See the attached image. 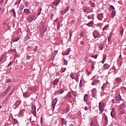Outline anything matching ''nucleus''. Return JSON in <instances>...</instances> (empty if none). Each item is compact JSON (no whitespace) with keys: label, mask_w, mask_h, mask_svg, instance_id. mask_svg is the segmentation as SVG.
Listing matches in <instances>:
<instances>
[{"label":"nucleus","mask_w":126,"mask_h":126,"mask_svg":"<svg viewBox=\"0 0 126 126\" xmlns=\"http://www.w3.org/2000/svg\"><path fill=\"white\" fill-rule=\"evenodd\" d=\"M126 108V104L125 103H122L120 105V108L119 109V112L122 115L125 114V109Z\"/></svg>","instance_id":"1"},{"label":"nucleus","mask_w":126,"mask_h":126,"mask_svg":"<svg viewBox=\"0 0 126 126\" xmlns=\"http://www.w3.org/2000/svg\"><path fill=\"white\" fill-rule=\"evenodd\" d=\"M105 106V104L104 103H102L101 102L99 103V111L100 112H104V106Z\"/></svg>","instance_id":"2"},{"label":"nucleus","mask_w":126,"mask_h":126,"mask_svg":"<svg viewBox=\"0 0 126 126\" xmlns=\"http://www.w3.org/2000/svg\"><path fill=\"white\" fill-rule=\"evenodd\" d=\"M92 96L93 98H96L97 97V89L96 88H94L92 90Z\"/></svg>","instance_id":"3"},{"label":"nucleus","mask_w":126,"mask_h":126,"mask_svg":"<svg viewBox=\"0 0 126 126\" xmlns=\"http://www.w3.org/2000/svg\"><path fill=\"white\" fill-rule=\"evenodd\" d=\"M71 97H72L71 93H69L64 97L63 99H65V100H68V99H70Z\"/></svg>","instance_id":"4"},{"label":"nucleus","mask_w":126,"mask_h":126,"mask_svg":"<svg viewBox=\"0 0 126 126\" xmlns=\"http://www.w3.org/2000/svg\"><path fill=\"white\" fill-rule=\"evenodd\" d=\"M35 18V16L34 15H31L29 16L28 17V21L29 22H32V21H33V20H34V18Z\"/></svg>","instance_id":"5"},{"label":"nucleus","mask_w":126,"mask_h":126,"mask_svg":"<svg viewBox=\"0 0 126 126\" xmlns=\"http://www.w3.org/2000/svg\"><path fill=\"white\" fill-rule=\"evenodd\" d=\"M68 10H69V7L67 6L64 10L61 12V14H65Z\"/></svg>","instance_id":"6"},{"label":"nucleus","mask_w":126,"mask_h":126,"mask_svg":"<svg viewBox=\"0 0 126 126\" xmlns=\"http://www.w3.org/2000/svg\"><path fill=\"white\" fill-rule=\"evenodd\" d=\"M60 2H61V0H56L52 2V4H54V5H56L57 6L59 5Z\"/></svg>","instance_id":"7"},{"label":"nucleus","mask_w":126,"mask_h":126,"mask_svg":"<svg viewBox=\"0 0 126 126\" xmlns=\"http://www.w3.org/2000/svg\"><path fill=\"white\" fill-rule=\"evenodd\" d=\"M99 32H96V31H94V32H93V35H94V38H97L99 36Z\"/></svg>","instance_id":"8"},{"label":"nucleus","mask_w":126,"mask_h":126,"mask_svg":"<svg viewBox=\"0 0 126 126\" xmlns=\"http://www.w3.org/2000/svg\"><path fill=\"white\" fill-rule=\"evenodd\" d=\"M57 102H58V99L55 98L52 101V105L53 106V109H55V106L57 104Z\"/></svg>","instance_id":"9"},{"label":"nucleus","mask_w":126,"mask_h":126,"mask_svg":"<svg viewBox=\"0 0 126 126\" xmlns=\"http://www.w3.org/2000/svg\"><path fill=\"white\" fill-rule=\"evenodd\" d=\"M99 82H100V81L95 79L92 83V85H97Z\"/></svg>","instance_id":"10"},{"label":"nucleus","mask_w":126,"mask_h":126,"mask_svg":"<svg viewBox=\"0 0 126 126\" xmlns=\"http://www.w3.org/2000/svg\"><path fill=\"white\" fill-rule=\"evenodd\" d=\"M90 125L92 126H97V121H93L91 122Z\"/></svg>","instance_id":"11"},{"label":"nucleus","mask_w":126,"mask_h":126,"mask_svg":"<svg viewBox=\"0 0 126 126\" xmlns=\"http://www.w3.org/2000/svg\"><path fill=\"white\" fill-rule=\"evenodd\" d=\"M97 17L98 20H102L103 19V14H98Z\"/></svg>","instance_id":"12"},{"label":"nucleus","mask_w":126,"mask_h":126,"mask_svg":"<svg viewBox=\"0 0 126 126\" xmlns=\"http://www.w3.org/2000/svg\"><path fill=\"white\" fill-rule=\"evenodd\" d=\"M111 116L112 118H114L115 116V108H112V111L111 112Z\"/></svg>","instance_id":"13"},{"label":"nucleus","mask_w":126,"mask_h":126,"mask_svg":"<svg viewBox=\"0 0 126 126\" xmlns=\"http://www.w3.org/2000/svg\"><path fill=\"white\" fill-rule=\"evenodd\" d=\"M46 30H47V29H46V28L44 27V30L41 31L40 34H41V37H44V33H45L46 32Z\"/></svg>","instance_id":"14"},{"label":"nucleus","mask_w":126,"mask_h":126,"mask_svg":"<svg viewBox=\"0 0 126 126\" xmlns=\"http://www.w3.org/2000/svg\"><path fill=\"white\" fill-rule=\"evenodd\" d=\"M88 19H94V14H91L88 16Z\"/></svg>","instance_id":"15"},{"label":"nucleus","mask_w":126,"mask_h":126,"mask_svg":"<svg viewBox=\"0 0 126 126\" xmlns=\"http://www.w3.org/2000/svg\"><path fill=\"white\" fill-rule=\"evenodd\" d=\"M70 50L69 49L67 50L65 52H64L62 54L63 56H67L69 54Z\"/></svg>","instance_id":"16"},{"label":"nucleus","mask_w":126,"mask_h":126,"mask_svg":"<svg viewBox=\"0 0 126 126\" xmlns=\"http://www.w3.org/2000/svg\"><path fill=\"white\" fill-rule=\"evenodd\" d=\"M115 80L117 83H120V82L122 81V78H121V77H117L116 78Z\"/></svg>","instance_id":"17"},{"label":"nucleus","mask_w":126,"mask_h":126,"mask_svg":"<svg viewBox=\"0 0 126 126\" xmlns=\"http://www.w3.org/2000/svg\"><path fill=\"white\" fill-rule=\"evenodd\" d=\"M57 54H58V51H54V54L51 56L52 59H53L54 60V59H55V57H56V55H57Z\"/></svg>","instance_id":"18"},{"label":"nucleus","mask_w":126,"mask_h":126,"mask_svg":"<svg viewBox=\"0 0 126 126\" xmlns=\"http://www.w3.org/2000/svg\"><path fill=\"white\" fill-rule=\"evenodd\" d=\"M104 120H105V126H107L108 124V117H107V115L105 116Z\"/></svg>","instance_id":"19"},{"label":"nucleus","mask_w":126,"mask_h":126,"mask_svg":"<svg viewBox=\"0 0 126 126\" xmlns=\"http://www.w3.org/2000/svg\"><path fill=\"white\" fill-rule=\"evenodd\" d=\"M88 100V94H86L84 96V101H87Z\"/></svg>","instance_id":"20"},{"label":"nucleus","mask_w":126,"mask_h":126,"mask_svg":"<svg viewBox=\"0 0 126 126\" xmlns=\"http://www.w3.org/2000/svg\"><path fill=\"white\" fill-rule=\"evenodd\" d=\"M93 24H94L93 21H90L89 23H88V24H87V25L88 26H89V27H91V26H92V25H93Z\"/></svg>","instance_id":"21"},{"label":"nucleus","mask_w":126,"mask_h":126,"mask_svg":"<svg viewBox=\"0 0 126 126\" xmlns=\"http://www.w3.org/2000/svg\"><path fill=\"white\" fill-rule=\"evenodd\" d=\"M83 10L84 12H88L89 11V8L88 7H85Z\"/></svg>","instance_id":"22"},{"label":"nucleus","mask_w":126,"mask_h":126,"mask_svg":"<svg viewBox=\"0 0 126 126\" xmlns=\"http://www.w3.org/2000/svg\"><path fill=\"white\" fill-rule=\"evenodd\" d=\"M115 15H116V11L114 10H112V12L111 13V17L112 18H114V17H115Z\"/></svg>","instance_id":"23"},{"label":"nucleus","mask_w":126,"mask_h":126,"mask_svg":"<svg viewBox=\"0 0 126 126\" xmlns=\"http://www.w3.org/2000/svg\"><path fill=\"white\" fill-rule=\"evenodd\" d=\"M122 99V96H121V95L119 94V96H117L116 97V101H120Z\"/></svg>","instance_id":"24"},{"label":"nucleus","mask_w":126,"mask_h":126,"mask_svg":"<svg viewBox=\"0 0 126 126\" xmlns=\"http://www.w3.org/2000/svg\"><path fill=\"white\" fill-rule=\"evenodd\" d=\"M24 12L27 14H29V13H30V10H29V9L26 8L24 9Z\"/></svg>","instance_id":"25"},{"label":"nucleus","mask_w":126,"mask_h":126,"mask_svg":"<svg viewBox=\"0 0 126 126\" xmlns=\"http://www.w3.org/2000/svg\"><path fill=\"white\" fill-rule=\"evenodd\" d=\"M63 92H64V90H60L57 91V93H58V94H63Z\"/></svg>","instance_id":"26"},{"label":"nucleus","mask_w":126,"mask_h":126,"mask_svg":"<svg viewBox=\"0 0 126 126\" xmlns=\"http://www.w3.org/2000/svg\"><path fill=\"white\" fill-rule=\"evenodd\" d=\"M106 56L105 55V54H104L103 55V60L102 61V63H105V61H106Z\"/></svg>","instance_id":"27"},{"label":"nucleus","mask_w":126,"mask_h":126,"mask_svg":"<svg viewBox=\"0 0 126 126\" xmlns=\"http://www.w3.org/2000/svg\"><path fill=\"white\" fill-rule=\"evenodd\" d=\"M58 83H59V79H56L53 82V85H56V84H58Z\"/></svg>","instance_id":"28"},{"label":"nucleus","mask_w":126,"mask_h":126,"mask_svg":"<svg viewBox=\"0 0 126 126\" xmlns=\"http://www.w3.org/2000/svg\"><path fill=\"white\" fill-rule=\"evenodd\" d=\"M28 91H29V90H30V91H32V92H33V93L35 92V91H36V89H33V88L28 89Z\"/></svg>","instance_id":"29"},{"label":"nucleus","mask_w":126,"mask_h":126,"mask_svg":"<svg viewBox=\"0 0 126 126\" xmlns=\"http://www.w3.org/2000/svg\"><path fill=\"white\" fill-rule=\"evenodd\" d=\"M11 11L14 14V17H15L16 16V13H15V10H14V9H12Z\"/></svg>","instance_id":"30"},{"label":"nucleus","mask_w":126,"mask_h":126,"mask_svg":"<svg viewBox=\"0 0 126 126\" xmlns=\"http://www.w3.org/2000/svg\"><path fill=\"white\" fill-rule=\"evenodd\" d=\"M11 89V86H8L7 88V89L5 90V92L8 93V91Z\"/></svg>","instance_id":"31"},{"label":"nucleus","mask_w":126,"mask_h":126,"mask_svg":"<svg viewBox=\"0 0 126 126\" xmlns=\"http://www.w3.org/2000/svg\"><path fill=\"white\" fill-rule=\"evenodd\" d=\"M103 66H104V67H105V68L106 69H108V68H109V66L107 63L104 64Z\"/></svg>","instance_id":"32"},{"label":"nucleus","mask_w":126,"mask_h":126,"mask_svg":"<svg viewBox=\"0 0 126 126\" xmlns=\"http://www.w3.org/2000/svg\"><path fill=\"white\" fill-rule=\"evenodd\" d=\"M32 110L36 111V106H35V105H34V104H32Z\"/></svg>","instance_id":"33"},{"label":"nucleus","mask_w":126,"mask_h":126,"mask_svg":"<svg viewBox=\"0 0 126 126\" xmlns=\"http://www.w3.org/2000/svg\"><path fill=\"white\" fill-rule=\"evenodd\" d=\"M65 70H66V68H62L61 69V72H62V73L64 72L65 71Z\"/></svg>","instance_id":"34"},{"label":"nucleus","mask_w":126,"mask_h":126,"mask_svg":"<svg viewBox=\"0 0 126 126\" xmlns=\"http://www.w3.org/2000/svg\"><path fill=\"white\" fill-rule=\"evenodd\" d=\"M121 28H122V29L120 31V34H121V35H123V34H124V28L121 26Z\"/></svg>","instance_id":"35"},{"label":"nucleus","mask_w":126,"mask_h":126,"mask_svg":"<svg viewBox=\"0 0 126 126\" xmlns=\"http://www.w3.org/2000/svg\"><path fill=\"white\" fill-rule=\"evenodd\" d=\"M21 1V0H17L15 3V5H17V4H19V3H20Z\"/></svg>","instance_id":"36"},{"label":"nucleus","mask_w":126,"mask_h":126,"mask_svg":"<svg viewBox=\"0 0 126 126\" xmlns=\"http://www.w3.org/2000/svg\"><path fill=\"white\" fill-rule=\"evenodd\" d=\"M95 5H96L95 3L91 2V6H92V7H94V6H95Z\"/></svg>","instance_id":"37"},{"label":"nucleus","mask_w":126,"mask_h":126,"mask_svg":"<svg viewBox=\"0 0 126 126\" xmlns=\"http://www.w3.org/2000/svg\"><path fill=\"white\" fill-rule=\"evenodd\" d=\"M104 48V45H99V48L100 49V50H101V51H102V50H103V48Z\"/></svg>","instance_id":"38"},{"label":"nucleus","mask_w":126,"mask_h":126,"mask_svg":"<svg viewBox=\"0 0 126 126\" xmlns=\"http://www.w3.org/2000/svg\"><path fill=\"white\" fill-rule=\"evenodd\" d=\"M13 64V62H10L9 64H8V67H9V66H11Z\"/></svg>","instance_id":"39"},{"label":"nucleus","mask_w":126,"mask_h":126,"mask_svg":"<svg viewBox=\"0 0 126 126\" xmlns=\"http://www.w3.org/2000/svg\"><path fill=\"white\" fill-rule=\"evenodd\" d=\"M7 94V93L5 91L2 94L1 96H5Z\"/></svg>","instance_id":"40"},{"label":"nucleus","mask_w":126,"mask_h":126,"mask_svg":"<svg viewBox=\"0 0 126 126\" xmlns=\"http://www.w3.org/2000/svg\"><path fill=\"white\" fill-rule=\"evenodd\" d=\"M28 93L27 92H25L24 94H23V96L24 97H27V96H28Z\"/></svg>","instance_id":"41"},{"label":"nucleus","mask_w":126,"mask_h":126,"mask_svg":"<svg viewBox=\"0 0 126 126\" xmlns=\"http://www.w3.org/2000/svg\"><path fill=\"white\" fill-rule=\"evenodd\" d=\"M19 40V37H16L13 39L14 42H17Z\"/></svg>","instance_id":"42"},{"label":"nucleus","mask_w":126,"mask_h":126,"mask_svg":"<svg viewBox=\"0 0 126 126\" xmlns=\"http://www.w3.org/2000/svg\"><path fill=\"white\" fill-rule=\"evenodd\" d=\"M37 50H38V46H35V48L33 49V52L36 53L37 52Z\"/></svg>","instance_id":"43"},{"label":"nucleus","mask_w":126,"mask_h":126,"mask_svg":"<svg viewBox=\"0 0 126 126\" xmlns=\"http://www.w3.org/2000/svg\"><path fill=\"white\" fill-rule=\"evenodd\" d=\"M109 27V25L105 26L103 28V30H107V29Z\"/></svg>","instance_id":"44"},{"label":"nucleus","mask_w":126,"mask_h":126,"mask_svg":"<svg viewBox=\"0 0 126 126\" xmlns=\"http://www.w3.org/2000/svg\"><path fill=\"white\" fill-rule=\"evenodd\" d=\"M62 125H65V122L64 121V119H62Z\"/></svg>","instance_id":"45"},{"label":"nucleus","mask_w":126,"mask_h":126,"mask_svg":"<svg viewBox=\"0 0 126 126\" xmlns=\"http://www.w3.org/2000/svg\"><path fill=\"white\" fill-rule=\"evenodd\" d=\"M76 93L75 91H72V95L74 96V97H76Z\"/></svg>","instance_id":"46"},{"label":"nucleus","mask_w":126,"mask_h":126,"mask_svg":"<svg viewBox=\"0 0 126 126\" xmlns=\"http://www.w3.org/2000/svg\"><path fill=\"white\" fill-rule=\"evenodd\" d=\"M70 76L71 78H72V79H73V78H74V76L73 75V73H71L70 75Z\"/></svg>","instance_id":"47"},{"label":"nucleus","mask_w":126,"mask_h":126,"mask_svg":"<svg viewBox=\"0 0 126 126\" xmlns=\"http://www.w3.org/2000/svg\"><path fill=\"white\" fill-rule=\"evenodd\" d=\"M19 115V116H22V115H23V111H20Z\"/></svg>","instance_id":"48"},{"label":"nucleus","mask_w":126,"mask_h":126,"mask_svg":"<svg viewBox=\"0 0 126 126\" xmlns=\"http://www.w3.org/2000/svg\"><path fill=\"white\" fill-rule=\"evenodd\" d=\"M86 71L87 72V73H88V75H90V74H91V72H90L88 70L86 69Z\"/></svg>","instance_id":"49"},{"label":"nucleus","mask_w":126,"mask_h":126,"mask_svg":"<svg viewBox=\"0 0 126 126\" xmlns=\"http://www.w3.org/2000/svg\"><path fill=\"white\" fill-rule=\"evenodd\" d=\"M60 23H58V24H57V29H58V30H59V29H60Z\"/></svg>","instance_id":"50"},{"label":"nucleus","mask_w":126,"mask_h":126,"mask_svg":"<svg viewBox=\"0 0 126 126\" xmlns=\"http://www.w3.org/2000/svg\"><path fill=\"white\" fill-rule=\"evenodd\" d=\"M32 114L36 117V110H33Z\"/></svg>","instance_id":"51"},{"label":"nucleus","mask_w":126,"mask_h":126,"mask_svg":"<svg viewBox=\"0 0 126 126\" xmlns=\"http://www.w3.org/2000/svg\"><path fill=\"white\" fill-rule=\"evenodd\" d=\"M4 58V57L3 56H1L0 57V62H2V60H3V59Z\"/></svg>","instance_id":"52"},{"label":"nucleus","mask_w":126,"mask_h":126,"mask_svg":"<svg viewBox=\"0 0 126 126\" xmlns=\"http://www.w3.org/2000/svg\"><path fill=\"white\" fill-rule=\"evenodd\" d=\"M25 5L26 7H28V2H25Z\"/></svg>","instance_id":"53"},{"label":"nucleus","mask_w":126,"mask_h":126,"mask_svg":"<svg viewBox=\"0 0 126 126\" xmlns=\"http://www.w3.org/2000/svg\"><path fill=\"white\" fill-rule=\"evenodd\" d=\"M64 63L65 65H67V60H64Z\"/></svg>","instance_id":"54"},{"label":"nucleus","mask_w":126,"mask_h":126,"mask_svg":"<svg viewBox=\"0 0 126 126\" xmlns=\"http://www.w3.org/2000/svg\"><path fill=\"white\" fill-rule=\"evenodd\" d=\"M91 63L92 65H94V64H95V62H94L93 61H91Z\"/></svg>","instance_id":"55"},{"label":"nucleus","mask_w":126,"mask_h":126,"mask_svg":"<svg viewBox=\"0 0 126 126\" xmlns=\"http://www.w3.org/2000/svg\"><path fill=\"white\" fill-rule=\"evenodd\" d=\"M108 42H110V41H111V34L108 38Z\"/></svg>","instance_id":"56"},{"label":"nucleus","mask_w":126,"mask_h":126,"mask_svg":"<svg viewBox=\"0 0 126 126\" xmlns=\"http://www.w3.org/2000/svg\"><path fill=\"white\" fill-rule=\"evenodd\" d=\"M75 80L76 81H78V75H76V77L75 78Z\"/></svg>","instance_id":"57"},{"label":"nucleus","mask_w":126,"mask_h":126,"mask_svg":"<svg viewBox=\"0 0 126 126\" xmlns=\"http://www.w3.org/2000/svg\"><path fill=\"white\" fill-rule=\"evenodd\" d=\"M94 65H93H93H92V67H91V68H92V70H94Z\"/></svg>","instance_id":"58"},{"label":"nucleus","mask_w":126,"mask_h":126,"mask_svg":"<svg viewBox=\"0 0 126 126\" xmlns=\"http://www.w3.org/2000/svg\"><path fill=\"white\" fill-rule=\"evenodd\" d=\"M11 81V79H8L7 80V82L8 83L10 82Z\"/></svg>","instance_id":"59"},{"label":"nucleus","mask_w":126,"mask_h":126,"mask_svg":"<svg viewBox=\"0 0 126 126\" xmlns=\"http://www.w3.org/2000/svg\"><path fill=\"white\" fill-rule=\"evenodd\" d=\"M1 12H2V14H3V13H4V9L3 8L1 10Z\"/></svg>","instance_id":"60"},{"label":"nucleus","mask_w":126,"mask_h":126,"mask_svg":"<svg viewBox=\"0 0 126 126\" xmlns=\"http://www.w3.org/2000/svg\"><path fill=\"white\" fill-rule=\"evenodd\" d=\"M92 58H94V59H97V56H92V57H91Z\"/></svg>","instance_id":"61"},{"label":"nucleus","mask_w":126,"mask_h":126,"mask_svg":"<svg viewBox=\"0 0 126 126\" xmlns=\"http://www.w3.org/2000/svg\"><path fill=\"white\" fill-rule=\"evenodd\" d=\"M24 5H22L21 6V9H23L24 8Z\"/></svg>","instance_id":"62"},{"label":"nucleus","mask_w":126,"mask_h":126,"mask_svg":"<svg viewBox=\"0 0 126 126\" xmlns=\"http://www.w3.org/2000/svg\"><path fill=\"white\" fill-rule=\"evenodd\" d=\"M110 8H112L113 9H115V7L113 5H110Z\"/></svg>","instance_id":"63"},{"label":"nucleus","mask_w":126,"mask_h":126,"mask_svg":"<svg viewBox=\"0 0 126 126\" xmlns=\"http://www.w3.org/2000/svg\"><path fill=\"white\" fill-rule=\"evenodd\" d=\"M30 59H31L30 56H27V60H29Z\"/></svg>","instance_id":"64"}]
</instances>
